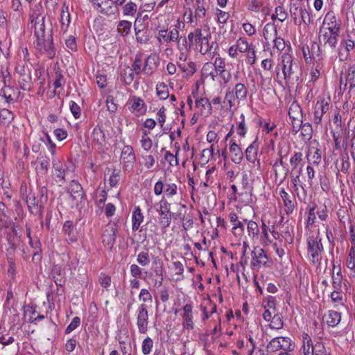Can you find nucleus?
Here are the masks:
<instances>
[{
    "instance_id": "obj_21",
    "label": "nucleus",
    "mask_w": 355,
    "mask_h": 355,
    "mask_svg": "<svg viewBox=\"0 0 355 355\" xmlns=\"http://www.w3.org/2000/svg\"><path fill=\"white\" fill-rule=\"evenodd\" d=\"M230 153L232 161L236 164H239L243 159V153L241 148L233 139L230 141Z\"/></svg>"
},
{
    "instance_id": "obj_41",
    "label": "nucleus",
    "mask_w": 355,
    "mask_h": 355,
    "mask_svg": "<svg viewBox=\"0 0 355 355\" xmlns=\"http://www.w3.org/2000/svg\"><path fill=\"white\" fill-rule=\"evenodd\" d=\"M302 173V166L297 171L291 172V182L293 185L294 190L297 191L299 187L304 189L303 185L301 184L300 175Z\"/></svg>"
},
{
    "instance_id": "obj_49",
    "label": "nucleus",
    "mask_w": 355,
    "mask_h": 355,
    "mask_svg": "<svg viewBox=\"0 0 355 355\" xmlns=\"http://www.w3.org/2000/svg\"><path fill=\"white\" fill-rule=\"evenodd\" d=\"M29 245L33 249V260L40 259V253L41 252V243L38 240L34 241L33 239L29 240Z\"/></svg>"
},
{
    "instance_id": "obj_24",
    "label": "nucleus",
    "mask_w": 355,
    "mask_h": 355,
    "mask_svg": "<svg viewBox=\"0 0 355 355\" xmlns=\"http://www.w3.org/2000/svg\"><path fill=\"white\" fill-rule=\"evenodd\" d=\"M302 353L303 355H315L316 343L313 345L312 340L307 333L302 334Z\"/></svg>"
},
{
    "instance_id": "obj_36",
    "label": "nucleus",
    "mask_w": 355,
    "mask_h": 355,
    "mask_svg": "<svg viewBox=\"0 0 355 355\" xmlns=\"http://www.w3.org/2000/svg\"><path fill=\"white\" fill-rule=\"evenodd\" d=\"M261 226L260 231V241L263 243H267L268 242H270L269 239V232H270L271 228L269 225V222L267 223L265 220H261Z\"/></svg>"
},
{
    "instance_id": "obj_11",
    "label": "nucleus",
    "mask_w": 355,
    "mask_h": 355,
    "mask_svg": "<svg viewBox=\"0 0 355 355\" xmlns=\"http://www.w3.org/2000/svg\"><path fill=\"white\" fill-rule=\"evenodd\" d=\"M127 105L129 111L137 116L145 114L147 110V106L144 101L141 97L135 95L129 98Z\"/></svg>"
},
{
    "instance_id": "obj_37",
    "label": "nucleus",
    "mask_w": 355,
    "mask_h": 355,
    "mask_svg": "<svg viewBox=\"0 0 355 355\" xmlns=\"http://www.w3.org/2000/svg\"><path fill=\"white\" fill-rule=\"evenodd\" d=\"M340 313L334 310H330L328 311L327 322L329 326L332 327H336L340 322Z\"/></svg>"
},
{
    "instance_id": "obj_16",
    "label": "nucleus",
    "mask_w": 355,
    "mask_h": 355,
    "mask_svg": "<svg viewBox=\"0 0 355 355\" xmlns=\"http://www.w3.org/2000/svg\"><path fill=\"white\" fill-rule=\"evenodd\" d=\"M136 158L134 150L131 146H125L121 151V162L124 171H131L135 163Z\"/></svg>"
},
{
    "instance_id": "obj_54",
    "label": "nucleus",
    "mask_w": 355,
    "mask_h": 355,
    "mask_svg": "<svg viewBox=\"0 0 355 355\" xmlns=\"http://www.w3.org/2000/svg\"><path fill=\"white\" fill-rule=\"evenodd\" d=\"M322 69V65L320 63H317L316 64H313V66L311 68L310 71V81L315 82L321 75V70Z\"/></svg>"
},
{
    "instance_id": "obj_23",
    "label": "nucleus",
    "mask_w": 355,
    "mask_h": 355,
    "mask_svg": "<svg viewBox=\"0 0 355 355\" xmlns=\"http://www.w3.org/2000/svg\"><path fill=\"white\" fill-rule=\"evenodd\" d=\"M244 221L247 223V232L248 236L252 241L255 242L258 241L260 234V228L258 224L252 220H248L245 219Z\"/></svg>"
},
{
    "instance_id": "obj_13",
    "label": "nucleus",
    "mask_w": 355,
    "mask_h": 355,
    "mask_svg": "<svg viewBox=\"0 0 355 355\" xmlns=\"http://www.w3.org/2000/svg\"><path fill=\"white\" fill-rule=\"evenodd\" d=\"M137 326L140 334H146L148 327V313L145 304L139 305L137 311Z\"/></svg>"
},
{
    "instance_id": "obj_2",
    "label": "nucleus",
    "mask_w": 355,
    "mask_h": 355,
    "mask_svg": "<svg viewBox=\"0 0 355 355\" xmlns=\"http://www.w3.org/2000/svg\"><path fill=\"white\" fill-rule=\"evenodd\" d=\"M321 241L322 239L318 235L316 236H310L307 239L308 253L310 256V260L317 266L321 263L322 254L324 252Z\"/></svg>"
},
{
    "instance_id": "obj_33",
    "label": "nucleus",
    "mask_w": 355,
    "mask_h": 355,
    "mask_svg": "<svg viewBox=\"0 0 355 355\" xmlns=\"http://www.w3.org/2000/svg\"><path fill=\"white\" fill-rule=\"evenodd\" d=\"M236 44L239 50V53H247L252 49H255V46L249 43L248 39L245 37H240L236 41Z\"/></svg>"
},
{
    "instance_id": "obj_20",
    "label": "nucleus",
    "mask_w": 355,
    "mask_h": 355,
    "mask_svg": "<svg viewBox=\"0 0 355 355\" xmlns=\"http://www.w3.org/2000/svg\"><path fill=\"white\" fill-rule=\"evenodd\" d=\"M279 196L284 202V211L286 214H291L293 212L296 202L293 196H291L284 189H281Z\"/></svg>"
},
{
    "instance_id": "obj_28",
    "label": "nucleus",
    "mask_w": 355,
    "mask_h": 355,
    "mask_svg": "<svg viewBox=\"0 0 355 355\" xmlns=\"http://www.w3.org/2000/svg\"><path fill=\"white\" fill-rule=\"evenodd\" d=\"M144 221V216L139 207H135L132 214V230L137 231Z\"/></svg>"
},
{
    "instance_id": "obj_8",
    "label": "nucleus",
    "mask_w": 355,
    "mask_h": 355,
    "mask_svg": "<svg viewBox=\"0 0 355 355\" xmlns=\"http://www.w3.org/2000/svg\"><path fill=\"white\" fill-rule=\"evenodd\" d=\"M157 211L159 215V225L164 228L169 227L173 214L170 210V203L164 198H162L159 202V208L157 209Z\"/></svg>"
},
{
    "instance_id": "obj_46",
    "label": "nucleus",
    "mask_w": 355,
    "mask_h": 355,
    "mask_svg": "<svg viewBox=\"0 0 355 355\" xmlns=\"http://www.w3.org/2000/svg\"><path fill=\"white\" fill-rule=\"evenodd\" d=\"M156 93L161 100H165L169 96L167 85L164 83H160L156 86Z\"/></svg>"
},
{
    "instance_id": "obj_57",
    "label": "nucleus",
    "mask_w": 355,
    "mask_h": 355,
    "mask_svg": "<svg viewBox=\"0 0 355 355\" xmlns=\"http://www.w3.org/2000/svg\"><path fill=\"white\" fill-rule=\"evenodd\" d=\"M270 321V327L271 329H281L283 328L284 322L282 317L279 314H275Z\"/></svg>"
},
{
    "instance_id": "obj_15",
    "label": "nucleus",
    "mask_w": 355,
    "mask_h": 355,
    "mask_svg": "<svg viewBox=\"0 0 355 355\" xmlns=\"http://www.w3.org/2000/svg\"><path fill=\"white\" fill-rule=\"evenodd\" d=\"M250 266L252 270H258L262 266H266L268 258L263 249L254 248L251 252Z\"/></svg>"
},
{
    "instance_id": "obj_26",
    "label": "nucleus",
    "mask_w": 355,
    "mask_h": 355,
    "mask_svg": "<svg viewBox=\"0 0 355 355\" xmlns=\"http://www.w3.org/2000/svg\"><path fill=\"white\" fill-rule=\"evenodd\" d=\"M196 105L200 110L201 114L208 116L211 114L212 107L207 98H198L196 99Z\"/></svg>"
},
{
    "instance_id": "obj_47",
    "label": "nucleus",
    "mask_w": 355,
    "mask_h": 355,
    "mask_svg": "<svg viewBox=\"0 0 355 355\" xmlns=\"http://www.w3.org/2000/svg\"><path fill=\"white\" fill-rule=\"evenodd\" d=\"M92 137L93 140L98 144H102L105 141V137L103 130L98 127L94 128Z\"/></svg>"
},
{
    "instance_id": "obj_35",
    "label": "nucleus",
    "mask_w": 355,
    "mask_h": 355,
    "mask_svg": "<svg viewBox=\"0 0 355 355\" xmlns=\"http://www.w3.org/2000/svg\"><path fill=\"white\" fill-rule=\"evenodd\" d=\"M232 90L234 93L236 98H238V101L245 100L248 89L244 84L237 83Z\"/></svg>"
},
{
    "instance_id": "obj_58",
    "label": "nucleus",
    "mask_w": 355,
    "mask_h": 355,
    "mask_svg": "<svg viewBox=\"0 0 355 355\" xmlns=\"http://www.w3.org/2000/svg\"><path fill=\"white\" fill-rule=\"evenodd\" d=\"M143 66H144V64L142 63L141 57L137 56L130 68L132 69V71H133L134 73L139 75L141 72H143V71H142Z\"/></svg>"
},
{
    "instance_id": "obj_52",
    "label": "nucleus",
    "mask_w": 355,
    "mask_h": 355,
    "mask_svg": "<svg viewBox=\"0 0 355 355\" xmlns=\"http://www.w3.org/2000/svg\"><path fill=\"white\" fill-rule=\"evenodd\" d=\"M341 46L344 47L345 51H347V54L345 56H344L343 53L341 52L339 53V58L340 60H345L347 59V57L348 55V53L350 51H352L355 46L354 42L352 40H345L343 42H341Z\"/></svg>"
},
{
    "instance_id": "obj_42",
    "label": "nucleus",
    "mask_w": 355,
    "mask_h": 355,
    "mask_svg": "<svg viewBox=\"0 0 355 355\" xmlns=\"http://www.w3.org/2000/svg\"><path fill=\"white\" fill-rule=\"evenodd\" d=\"M272 169L275 173V181L277 182L279 180V184L283 183L287 177L288 170L284 166L280 168L272 167Z\"/></svg>"
},
{
    "instance_id": "obj_43",
    "label": "nucleus",
    "mask_w": 355,
    "mask_h": 355,
    "mask_svg": "<svg viewBox=\"0 0 355 355\" xmlns=\"http://www.w3.org/2000/svg\"><path fill=\"white\" fill-rule=\"evenodd\" d=\"M154 264H155L156 266L153 269V272L155 274V276L157 277L154 280V286L159 287L162 284L164 279L162 266L161 264L157 266V262L156 261H154Z\"/></svg>"
},
{
    "instance_id": "obj_60",
    "label": "nucleus",
    "mask_w": 355,
    "mask_h": 355,
    "mask_svg": "<svg viewBox=\"0 0 355 355\" xmlns=\"http://www.w3.org/2000/svg\"><path fill=\"white\" fill-rule=\"evenodd\" d=\"M177 44V49L180 51H183L184 50H188L190 49L191 45L190 44H188L187 39L185 36L184 37H180V33L178 34V37L176 41H175Z\"/></svg>"
},
{
    "instance_id": "obj_40",
    "label": "nucleus",
    "mask_w": 355,
    "mask_h": 355,
    "mask_svg": "<svg viewBox=\"0 0 355 355\" xmlns=\"http://www.w3.org/2000/svg\"><path fill=\"white\" fill-rule=\"evenodd\" d=\"M303 155L300 152H295L294 155L290 158V164L291 166V171H295L299 169L302 162Z\"/></svg>"
},
{
    "instance_id": "obj_14",
    "label": "nucleus",
    "mask_w": 355,
    "mask_h": 355,
    "mask_svg": "<svg viewBox=\"0 0 355 355\" xmlns=\"http://www.w3.org/2000/svg\"><path fill=\"white\" fill-rule=\"evenodd\" d=\"M181 312V316L183 319L182 327L184 329L192 330L194 329L193 306L191 304H186L181 309H176L175 314Z\"/></svg>"
},
{
    "instance_id": "obj_7",
    "label": "nucleus",
    "mask_w": 355,
    "mask_h": 355,
    "mask_svg": "<svg viewBox=\"0 0 355 355\" xmlns=\"http://www.w3.org/2000/svg\"><path fill=\"white\" fill-rule=\"evenodd\" d=\"M53 174L58 182L64 183L66 181V175L69 172V166L63 159L53 157L52 159Z\"/></svg>"
},
{
    "instance_id": "obj_4",
    "label": "nucleus",
    "mask_w": 355,
    "mask_h": 355,
    "mask_svg": "<svg viewBox=\"0 0 355 355\" xmlns=\"http://www.w3.org/2000/svg\"><path fill=\"white\" fill-rule=\"evenodd\" d=\"M197 37L195 45L196 49L199 51L202 55H205L212 48V45L209 43V40L211 37L209 28L205 26L202 28V31H199Z\"/></svg>"
},
{
    "instance_id": "obj_32",
    "label": "nucleus",
    "mask_w": 355,
    "mask_h": 355,
    "mask_svg": "<svg viewBox=\"0 0 355 355\" xmlns=\"http://www.w3.org/2000/svg\"><path fill=\"white\" fill-rule=\"evenodd\" d=\"M120 74L122 78V80L126 85H130L134 80V73L130 67L124 66L121 68Z\"/></svg>"
},
{
    "instance_id": "obj_27",
    "label": "nucleus",
    "mask_w": 355,
    "mask_h": 355,
    "mask_svg": "<svg viewBox=\"0 0 355 355\" xmlns=\"http://www.w3.org/2000/svg\"><path fill=\"white\" fill-rule=\"evenodd\" d=\"M38 166L36 167L37 174L46 175L49 167V159L46 155H40L36 160Z\"/></svg>"
},
{
    "instance_id": "obj_31",
    "label": "nucleus",
    "mask_w": 355,
    "mask_h": 355,
    "mask_svg": "<svg viewBox=\"0 0 355 355\" xmlns=\"http://www.w3.org/2000/svg\"><path fill=\"white\" fill-rule=\"evenodd\" d=\"M61 30L64 33L67 32L68 26L70 24V15L68 7L63 5L60 14Z\"/></svg>"
},
{
    "instance_id": "obj_63",
    "label": "nucleus",
    "mask_w": 355,
    "mask_h": 355,
    "mask_svg": "<svg viewBox=\"0 0 355 355\" xmlns=\"http://www.w3.org/2000/svg\"><path fill=\"white\" fill-rule=\"evenodd\" d=\"M347 267L355 273V251L351 248L346 261Z\"/></svg>"
},
{
    "instance_id": "obj_53",
    "label": "nucleus",
    "mask_w": 355,
    "mask_h": 355,
    "mask_svg": "<svg viewBox=\"0 0 355 355\" xmlns=\"http://www.w3.org/2000/svg\"><path fill=\"white\" fill-rule=\"evenodd\" d=\"M334 269H335V266H334ZM343 282V275L340 271V269L335 274L334 270H333L332 274V285L334 289H340L341 284Z\"/></svg>"
},
{
    "instance_id": "obj_45",
    "label": "nucleus",
    "mask_w": 355,
    "mask_h": 355,
    "mask_svg": "<svg viewBox=\"0 0 355 355\" xmlns=\"http://www.w3.org/2000/svg\"><path fill=\"white\" fill-rule=\"evenodd\" d=\"M14 119V114L8 109L3 108L0 110V120L2 123L10 124Z\"/></svg>"
},
{
    "instance_id": "obj_44",
    "label": "nucleus",
    "mask_w": 355,
    "mask_h": 355,
    "mask_svg": "<svg viewBox=\"0 0 355 355\" xmlns=\"http://www.w3.org/2000/svg\"><path fill=\"white\" fill-rule=\"evenodd\" d=\"M307 160L310 164L318 165L321 160V155L318 149H311L307 154Z\"/></svg>"
},
{
    "instance_id": "obj_62",
    "label": "nucleus",
    "mask_w": 355,
    "mask_h": 355,
    "mask_svg": "<svg viewBox=\"0 0 355 355\" xmlns=\"http://www.w3.org/2000/svg\"><path fill=\"white\" fill-rule=\"evenodd\" d=\"M213 67L216 73L223 72V71L225 69L226 67L225 59L220 57L216 58L214 62L213 63Z\"/></svg>"
},
{
    "instance_id": "obj_25",
    "label": "nucleus",
    "mask_w": 355,
    "mask_h": 355,
    "mask_svg": "<svg viewBox=\"0 0 355 355\" xmlns=\"http://www.w3.org/2000/svg\"><path fill=\"white\" fill-rule=\"evenodd\" d=\"M322 26H326V28L331 31H340V22L334 15L329 12L326 15Z\"/></svg>"
},
{
    "instance_id": "obj_18",
    "label": "nucleus",
    "mask_w": 355,
    "mask_h": 355,
    "mask_svg": "<svg viewBox=\"0 0 355 355\" xmlns=\"http://www.w3.org/2000/svg\"><path fill=\"white\" fill-rule=\"evenodd\" d=\"M178 34L179 31L176 28L162 29L158 31L157 39L159 43L175 42L178 40Z\"/></svg>"
},
{
    "instance_id": "obj_38",
    "label": "nucleus",
    "mask_w": 355,
    "mask_h": 355,
    "mask_svg": "<svg viewBox=\"0 0 355 355\" xmlns=\"http://www.w3.org/2000/svg\"><path fill=\"white\" fill-rule=\"evenodd\" d=\"M132 23L127 20H121L117 25V32L120 35L125 37L131 31Z\"/></svg>"
},
{
    "instance_id": "obj_59",
    "label": "nucleus",
    "mask_w": 355,
    "mask_h": 355,
    "mask_svg": "<svg viewBox=\"0 0 355 355\" xmlns=\"http://www.w3.org/2000/svg\"><path fill=\"white\" fill-rule=\"evenodd\" d=\"M137 261L141 266H148L150 262L148 252L144 251L139 252L137 255Z\"/></svg>"
},
{
    "instance_id": "obj_17",
    "label": "nucleus",
    "mask_w": 355,
    "mask_h": 355,
    "mask_svg": "<svg viewBox=\"0 0 355 355\" xmlns=\"http://www.w3.org/2000/svg\"><path fill=\"white\" fill-rule=\"evenodd\" d=\"M329 101L324 98L318 100L314 107V118L313 121L316 124H319L323 115L326 114L329 110Z\"/></svg>"
},
{
    "instance_id": "obj_51",
    "label": "nucleus",
    "mask_w": 355,
    "mask_h": 355,
    "mask_svg": "<svg viewBox=\"0 0 355 355\" xmlns=\"http://www.w3.org/2000/svg\"><path fill=\"white\" fill-rule=\"evenodd\" d=\"M247 132V126L245 121V116L241 114L240 116V121L237 123L236 133L241 137H244Z\"/></svg>"
},
{
    "instance_id": "obj_9",
    "label": "nucleus",
    "mask_w": 355,
    "mask_h": 355,
    "mask_svg": "<svg viewBox=\"0 0 355 355\" xmlns=\"http://www.w3.org/2000/svg\"><path fill=\"white\" fill-rule=\"evenodd\" d=\"M290 12L296 25H301L302 23L306 25L310 24L311 17L305 7H298L295 4L292 3L290 8Z\"/></svg>"
},
{
    "instance_id": "obj_1",
    "label": "nucleus",
    "mask_w": 355,
    "mask_h": 355,
    "mask_svg": "<svg viewBox=\"0 0 355 355\" xmlns=\"http://www.w3.org/2000/svg\"><path fill=\"white\" fill-rule=\"evenodd\" d=\"M30 15L31 26L35 29V42L37 50L45 52L49 58H53L55 55V48L53 43L51 29L46 32L45 17L40 12V8L35 6Z\"/></svg>"
},
{
    "instance_id": "obj_12",
    "label": "nucleus",
    "mask_w": 355,
    "mask_h": 355,
    "mask_svg": "<svg viewBox=\"0 0 355 355\" xmlns=\"http://www.w3.org/2000/svg\"><path fill=\"white\" fill-rule=\"evenodd\" d=\"M94 9L107 16L119 13V8L114 6L111 0H90Z\"/></svg>"
},
{
    "instance_id": "obj_64",
    "label": "nucleus",
    "mask_w": 355,
    "mask_h": 355,
    "mask_svg": "<svg viewBox=\"0 0 355 355\" xmlns=\"http://www.w3.org/2000/svg\"><path fill=\"white\" fill-rule=\"evenodd\" d=\"M315 355H332L330 350L326 349L322 342H316Z\"/></svg>"
},
{
    "instance_id": "obj_19",
    "label": "nucleus",
    "mask_w": 355,
    "mask_h": 355,
    "mask_svg": "<svg viewBox=\"0 0 355 355\" xmlns=\"http://www.w3.org/2000/svg\"><path fill=\"white\" fill-rule=\"evenodd\" d=\"M159 64V59L155 54H150L146 57L143 66V73L147 76L152 75Z\"/></svg>"
},
{
    "instance_id": "obj_6",
    "label": "nucleus",
    "mask_w": 355,
    "mask_h": 355,
    "mask_svg": "<svg viewBox=\"0 0 355 355\" xmlns=\"http://www.w3.org/2000/svg\"><path fill=\"white\" fill-rule=\"evenodd\" d=\"M281 64L282 65V71L284 78H291L300 69L299 62L297 59H294L291 55L288 53H283L281 58Z\"/></svg>"
},
{
    "instance_id": "obj_34",
    "label": "nucleus",
    "mask_w": 355,
    "mask_h": 355,
    "mask_svg": "<svg viewBox=\"0 0 355 355\" xmlns=\"http://www.w3.org/2000/svg\"><path fill=\"white\" fill-rule=\"evenodd\" d=\"M263 33L265 40L268 42L277 35L276 26L272 23L266 24L263 28Z\"/></svg>"
},
{
    "instance_id": "obj_55",
    "label": "nucleus",
    "mask_w": 355,
    "mask_h": 355,
    "mask_svg": "<svg viewBox=\"0 0 355 355\" xmlns=\"http://www.w3.org/2000/svg\"><path fill=\"white\" fill-rule=\"evenodd\" d=\"M238 101V98H236L234 93L232 89H228L226 92L224 103L229 105L230 109L236 105Z\"/></svg>"
},
{
    "instance_id": "obj_22",
    "label": "nucleus",
    "mask_w": 355,
    "mask_h": 355,
    "mask_svg": "<svg viewBox=\"0 0 355 355\" xmlns=\"http://www.w3.org/2000/svg\"><path fill=\"white\" fill-rule=\"evenodd\" d=\"M288 115L291 121H297L295 128L301 127L302 124V111L300 106L295 103H293L288 110Z\"/></svg>"
},
{
    "instance_id": "obj_39",
    "label": "nucleus",
    "mask_w": 355,
    "mask_h": 355,
    "mask_svg": "<svg viewBox=\"0 0 355 355\" xmlns=\"http://www.w3.org/2000/svg\"><path fill=\"white\" fill-rule=\"evenodd\" d=\"M71 197L73 199L82 198L83 196V187L77 181H72L70 184Z\"/></svg>"
},
{
    "instance_id": "obj_3",
    "label": "nucleus",
    "mask_w": 355,
    "mask_h": 355,
    "mask_svg": "<svg viewBox=\"0 0 355 355\" xmlns=\"http://www.w3.org/2000/svg\"><path fill=\"white\" fill-rule=\"evenodd\" d=\"M339 33L340 31L328 30L326 26H321L318 35L319 44L335 49L338 44Z\"/></svg>"
},
{
    "instance_id": "obj_56",
    "label": "nucleus",
    "mask_w": 355,
    "mask_h": 355,
    "mask_svg": "<svg viewBox=\"0 0 355 355\" xmlns=\"http://www.w3.org/2000/svg\"><path fill=\"white\" fill-rule=\"evenodd\" d=\"M340 291V289H334L330 295L331 300L335 306L343 305V296Z\"/></svg>"
},
{
    "instance_id": "obj_29",
    "label": "nucleus",
    "mask_w": 355,
    "mask_h": 355,
    "mask_svg": "<svg viewBox=\"0 0 355 355\" xmlns=\"http://www.w3.org/2000/svg\"><path fill=\"white\" fill-rule=\"evenodd\" d=\"M259 145L257 140H254L245 150V157L251 163H254L257 160V152Z\"/></svg>"
},
{
    "instance_id": "obj_61",
    "label": "nucleus",
    "mask_w": 355,
    "mask_h": 355,
    "mask_svg": "<svg viewBox=\"0 0 355 355\" xmlns=\"http://www.w3.org/2000/svg\"><path fill=\"white\" fill-rule=\"evenodd\" d=\"M65 84V80L62 74L61 71L58 69L55 72V80L53 82V87L55 89L62 87Z\"/></svg>"
},
{
    "instance_id": "obj_48",
    "label": "nucleus",
    "mask_w": 355,
    "mask_h": 355,
    "mask_svg": "<svg viewBox=\"0 0 355 355\" xmlns=\"http://www.w3.org/2000/svg\"><path fill=\"white\" fill-rule=\"evenodd\" d=\"M137 10V6L132 1H128L123 7V14L124 16H134Z\"/></svg>"
},
{
    "instance_id": "obj_50",
    "label": "nucleus",
    "mask_w": 355,
    "mask_h": 355,
    "mask_svg": "<svg viewBox=\"0 0 355 355\" xmlns=\"http://www.w3.org/2000/svg\"><path fill=\"white\" fill-rule=\"evenodd\" d=\"M148 132L144 130L143 135L140 141L141 145L144 150L148 152L153 146V141L150 137H148Z\"/></svg>"
},
{
    "instance_id": "obj_30",
    "label": "nucleus",
    "mask_w": 355,
    "mask_h": 355,
    "mask_svg": "<svg viewBox=\"0 0 355 355\" xmlns=\"http://www.w3.org/2000/svg\"><path fill=\"white\" fill-rule=\"evenodd\" d=\"M139 22L138 18L135 21V37L137 42L140 44H146L149 40V35L148 34V30L144 28H139L137 26V24Z\"/></svg>"
},
{
    "instance_id": "obj_10",
    "label": "nucleus",
    "mask_w": 355,
    "mask_h": 355,
    "mask_svg": "<svg viewBox=\"0 0 355 355\" xmlns=\"http://www.w3.org/2000/svg\"><path fill=\"white\" fill-rule=\"evenodd\" d=\"M119 230V225L116 222L111 221L107 226L102 234V242L110 249L112 248L115 242L116 234Z\"/></svg>"
},
{
    "instance_id": "obj_5",
    "label": "nucleus",
    "mask_w": 355,
    "mask_h": 355,
    "mask_svg": "<svg viewBox=\"0 0 355 355\" xmlns=\"http://www.w3.org/2000/svg\"><path fill=\"white\" fill-rule=\"evenodd\" d=\"M267 350L270 352H275L280 349L284 352L292 351L294 346L289 337L279 336L272 338L266 346Z\"/></svg>"
}]
</instances>
